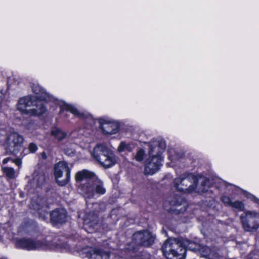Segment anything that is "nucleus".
Here are the masks:
<instances>
[{
    "label": "nucleus",
    "mask_w": 259,
    "mask_h": 259,
    "mask_svg": "<svg viewBox=\"0 0 259 259\" xmlns=\"http://www.w3.org/2000/svg\"><path fill=\"white\" fill-rule=\"evenodd\" d=\"M51 135L58 141L62 140L66 136V134L64 132L57 127L52 130Z\"/></svg>",
    "instance_id": "nucleus-24"
},
{
    "label": "nucleus",
    "mask_w": 259,
    "mask_h": 259,
    "mask_svg": "<svg viewBox=\"0 0 259 259\" xmlns=\"http://www.w3.org/2000/svg\"><path fill=\"white\" fill-rule=\"evenodd\" d=\"M92 155L105 168H109L116 162V157L113 152L104 144L97 145Z\"/></svg>",
    "instance_id": "nucleus-6"
},
{
    "label": "nucleus",
    "mask_w": 259,
    "mask_h": 259,
    "mask_svg": "<svg viewBox=\"0 0 259 259\" xmlns=\"http://www.w3.org/2000/svg\"><path fill=\"white\" fill-rule=\"evenodd\" d=\"M144 155V151L143 149H139L134 156V158L138 161H141L143 160Z\"/></svg>",
    "instance_id": "nucleus-28"
},
{
    "label": "nucleus",
    "mask_w": 259,
    "mask_h": 259,
    "mask_svg": "<svg viewBox=\"0 0 259 259\" xmlns=\"http://www.w3.org/2000/svg\"><path fill=\"white\" fill-rule=\"evenodd\" d=\"M83 229L87 232L93 233L101 229L97 214L94 212H87L83 217Z\"/></svg>",
    "instance_id": "nucleus-12"
},
{
    "label": "nucleus",
    "mask_w": 259,
    "mask_h": 259,
    "mask_svg": "<svg viewBox=\"0 0 259 259\" xmlns=\"http://www.w3.org/2000/svg\"><path fill=\"white\" fill-rule=\"evenodd\" d=\"M50 215L51 221L55 224L62 223L66 221V212L63 208L54 210Z\"/></svg>",
    "instance_id": "nucleus-19"
},
{
    "label": "nucleus",
    "mask_w": 259,
    "mask_h": 259,
    "mask_svg": "<svg viewBox=\"0 0 259 259\" xmlns=\"http://www.w3.org/2000/svg\"><path fill=\"white\" fill-rule=\"evenodd\" d=\"M60 107L61 111H67L70 112L76 117L87 118L88 121H87L90 122L91 124H94L95 123V121L91 115H88L80 112L75 107L72 105H70L62 102L60 103Z\"/></svg>",
    "instance_id": "nucleus-14"
},
{
    "label": "nucleus",
    "mask_w": 259,
    "mask_h": 259,
    "mask_svg": "<svg viewBox=\"0 0 259 259\" xmlns=\"http://www.w3.org/2000/svg\"><path fill=\"white\" fill-rule=\"evenodd\" d=\"M169 204L170 205L172 206H180L181 205H182L184 207L183 209H177L179 211H184L186 210V206L187 203L185 202L184 200H183L181 197L177 196L174 198V200H171L169 201Z\"/></svg>",
    "instance_id": "nucleus-21"
},
{
    "label": "nucleus",
    "mask_w": 259,
    "mask_h": 259,
    "mask_svg": "<svg viewBox=\"0 0 259 259\" xmlns=\"http://www.w3.org/2000/svg\"><path fill=\"white\" fill-rule=\"evenodd\" d=\"M194 243L187 239L169 238L162 246V252L167 259H184L187 250L193 251Z\"/></svg>",
    "instance_id": "nucleus-3"
},
{
    "label": "nucleus",
    "mask_w": 259,
    "mask_h": 259,
    "mask_svg": "<svg viewBox=\"0 0 259 259\" xmlns=\"http://www.w3.org/2000/svg\"><path fill=\"white\" fill-rule=\"evenodd\" d=\"M3 170L6 175L10 179H14L16 177V174L14 169L12 167H4Z\"/></svg>",
    "instance_id": "nucleus-26"
},
{
    "label": "nucleus",
    "mask_w": 259,
    "mask_h": 259,
    "mask_svg": "<svg viewBox=\"0 0 259 259\" xmlns=\"http://www.w3.org/2000/svg\"><path fill=\"white\" fill-rule=\"evenodd\" d=\"M10 160H11V158H6L4 159L3 163L6 164Z\"/></svg>",
    "instance_id": "nucleus-34"
},
{
    "label": "nucleus",
    "mask_w": 259,
    "mask_h": 259,
    "mask_svg": "<svg viewBox=\"0 0 259 259\" xmlns=\"http://www.w3.org/2000/svg\"><path fill=\"white\" fill-rule=\"evenodd\" d=\"M82 192L87 197H93L95 193L102 195L105 193L106 189L103 186V182L96 176L94 180L89 181L88 184L82 188Z\"/></svg>",
    "instance_id": "nucleus-10"
},
{
    "label": "nucleus",
    "mask_w": 259,
    "mask_h": 259,
    "mask_svg": "<svg viewBox=\"0 0 259 259\" xmlns=\"http://www.w3.org/2000/svg\"><path fill=\"white\" fill-rule=\"evenodd\" d=\"M165 148L164 141L153 140L150 142L149 157L145 164L144 172L146 175H153L160 169L163 161L161 154Z\"/></svg>",
    "instance_id": "nucleus-4"
},
{
    "label": "nucleus",
    "mask_w": 259,
    "mask_h": 259,
    "mask_svg": "<svg viewBox=\"0 0 259 259\" xmlns=\"http://www.w3.org/2000/svg\"><path fill=\"white\" fill-rule=\"evenodd\" d=\"M134 148V146L131 144L122 142L118 147V151L122 152L125 151H131Z\"/></svg>",
    "instance_id": "nucleus-25"
},
{
    "label": "nucleus",
    "mask_w": 259,
    "mask_h": 259,
    "mask_svg": "<svg viewBox=\"0 0 259 259\" xmlns=\"http://www.w3.org/2000/svg\"><path fill=\"white\" fill-rule=\"evenodd\" d=\"M15 247L28 251H55L65 252L73 251V249L66 243L49 241L46 239H35L30 238L17 239Z\"/></svg>",
    "instance_id": "nucleus-2"
},
{
    "label": "nucleus",
    "mask_w": 259,
    "mask_h": 259,
    "mask_svg": "<svg viewBox=\"0 0 259 259\" xmlns=\"http://www.w3.org/2000/svg\"><path fill=\"white\" fill-rule=\"evenodd\" d=\"M154 236L148 231H139L133 234L132 241L131 242L134 246L136 247L137 251L138 246H150L154 242Z\"/></svg>",
    "instance_id": "nucleus-11"
},
{
    "label": "nucleus",
    "mask_w": 259,
    "mask_h": 259,
    "mask_svg": "<svg viewBox=\"0 0 259 259\" xmlns=\"http://www.w3.org/2000/svg\"><path fill=\"white\" fill-rule=\"evenodd\" d=\"M46 111L47 108L42 101L35 99L28 115L34 116H40L45 113Z\"/></svg>",
    "instance_id": "nucleus-16"
},
{
    "label": "nucleus",
    "mask_w": 259,
    "mask_h": 259,
    "mask_svg": "<svg viewBox=\"0 0 259 259\" xmlns=\"http://www.w3.org/2000/svg\"><path fill=\"white\" fill-rule=\"evenodd\" d=\"M243 229L248 232L255 231L259 228V213L246 210L240 215Z\"/></svg>",
    "instance_id": "nucleus-7"
},
{
    "label": "nucleus",
    "mask_w": 259,
    "mask_h": 259,
    "mask_svg": "<svg viewBox=\"0 0 259 259\" xmlns=\"http://www.w3.org/2000/svg\"><path fill=\"white\" fill-rule=\"evenodd\" d=\"M207 183L208 180L207 178L202 175H199L197 177H195V189L197 188V185L200 184L202 188H198V191L202 193L206 192L207 191Z\"/></svg>",
    "instance_id": "nucleus-20"
},
{
    "label": "nucleus",
    "mask_w": 259,
    "mask_h": 259,
    "mask_svg": "<svg viewBox=\"0 0 259 259\" xmlns=\"http://www.w3.org/2000/svg\"><path fill=\"white\" fill-rule=\"evenodd\" d=\"M202 255L208 259H219V254L211 250L209 247H206L202 250Z\"/></svg>",
    "instance_id": "nucleus-22"
},
{
    "label": "nucleus",
    "mask_w": 259,
    "mask_h": 259,
    "mask_svg": "<svg viewBox=\"0 0 259 259\" xmlns=\"http://www.w3.org/2000/svg\"><path fill=\"white\" fill-rule=\"evenodd\" d=\"M70 170L65 161H60L54 166V175L58 184L61 186L66 185L70 179Z\"/></svg>",
    "instance_id": "nucleus-8"
},
{
    "label": "nucleus",
    "mask_w": 259,
    "mask_h": 259,
    "mask_svg": "<svg viewBox=\"0 0 259 259\" xmlns=\"http://www.w3.org/2000/svg\"><path fill=\"white\" fill-rule=\"evenodd\" d=\"M94 208H96L97 207L98 204H95L94 205Z\"/></svg>",
    "instance_id": "nucleus-37"
},
{
    "label": "nucleus",
    "mask_w": 259,
    "mask_h": 259,
    "mask_svg": "<svg viewBox=\"0 0 259 259\" xmlns=\"http://www.w3.org/2000/svg\"><path fill=\"white\" fill-rule=\"evenodd\" d=\"M65 152L66 154H67L69 156H72L74 154L75 150L73 149H66L65 150Z\"/></svg>",
    "instance_id": "nucleus-31"
},
{
    "label": "nucleus",
    "mask_w": 259,
    "mask_h": 259,
    "mask_svg": "<svg viewBox=\"0 0 259 259\" xmlns=\"http://www.w3.org/2000/svg\"><path fill=\"white\" fill-rule=\"evenodd\" d=\"M28 149L30 152L33 153L37 150V147L35 144L30 143L29 145Z\"/></svg>",
    "instance_id": "nucleus-30"
},
{
    "label": "nucleus",
    "mask_w": 259,
    "mask_h": 259,
    "mask_svg": "<svg viewBox=\"0 0 259 259\" xmlns=\"http://www.w3.org/2000/svg\"><path fill=\"white\" fill-rule=\"evenodd\" d=\"M230 207L235 208L239 211H243L245 208L244 203L240 201H232Z\"/></svg>",
    "instance_id": "nucleus-27"
},
{
    "label": "nucleus",
    "mask_w": 259,
    "mask_h": 259,
    "mask_svg": "<svg viewBox=\"0 0 259 259\" xmlns=\"http://www.w3.org/2000/svg\"><path fill=\"white\" fill-rule=\"evenodd\" d=\"M222 201L227 206H230L232 201L231 198L227 196H223L221 197Z\"/></svg>",
    "instance_id": "nucleus-29"
},
{
    "label": "nucleus",
    "mask_w": 259,
    "mask_h": 259,
    "mask_svg": "<svg viewBox=\"0 0 259 259\" xmlns=\"http://www.w3.org/2000/svg\"><path fill=\"white\" fill-rule=\"evenodd\" d=\"M24 139L22 136L12 131L0 130V142L7 151L16 155L22 149Z\"/></svg>",
    "instance_id": "nucleus-5"
},
{
    "label": "nucleus",
    "mask_w": 259,
    "mask_h": 259,
    "mask_svg": "<svg viewBox=\"0 0 259 259\" xmlns=\"http://www.w3.org/2000/svg\"><path fill=\"white\" fill-rule=\"evenodd\" d=\"M41 155H42V157L44 159H46L47 158L46 154L45 153H44V152L42 153Z\"/></svg>",
    "instance_id": "nucleus-36"
},
{
    "label": "nucleus",
    "mask_w": 259,
    "mask_h": 259,
    "mask_svg": "<svg viewBox=\"0 0 259 259\" xmlns=\"http://www.w3.org/2000/svg\"><path fill=\"white\" fill-rule=\"evenodd\" d=\"M45 181L46 177L44 174H37L35 172L31 183L33 185H36L37 187H40L44 184Z\"/></svg>",
    "instance_id": "nucleus-23"
},
{
    "label": "nucleus",
    "mask_w": 259,
    "mask_h": 259,
    "mask_svg": "<svg viewBox=\"0 0 259 259\" xmlns=\"http://www.w3.org/2000/svg\"><path fill=\"white\" fill-rule=\"evenodd\" d=\"M12 161L15 164H16L18 166H20L22 163V161L20 159L16 158L12 160Z\"/></svg>",
    "instance_id": "nucleus-32"
},
{
    "label": "nucleus",
    "mask_w": 259,
    "mask_h": 259,
    "mask_svg": "<svg viewBox=\"0 0 259 259\" xmlns=\"http://www.w3.org/2000/svg\"><path fill=\"white\" fill-rule=\"evenodd\" d=\"M250 198L253 200L255 202L257 203H259V199H258L257 198H256L255 196H252Z\"/></svg>",
    "instance_id": "nucleus-33"
},
{
    "label": "nucleus",
    "mask_w": 259,
    "mask_h": 259,
    "mask_svg": "<svg viewBox=\"0 0 259 259\" xmlns=\"http://www.w3.org/2000/svg\"><path fill=\"white\" fill-rule=\"evenodd\" d=\"M83 252L88 259H144L131 242L127 244L124 249L114 252L103 246L87 247Z\"/></svg>",
    "instance_id": "nucleus-1"
},
{
    "label": "nucleus",
    "mask_w": 259,
    "mask_h": 259,
    "mask_svg": "<svg viewBox=\"0 0 259 259\" xmlns=\"http://www.w3.org/2000/svg\"><path fill=\"white\" fill-rule=\"evenodd\" d=\"M32 206L33 207V208L34 209H36L37 210H39L40 208H39V206L36 205V206H34L33 204H32Z\"/></svg>",
    "instance_id": "nucleus-35"
},
{
    "label": "nucleus",
    "mask_w": 259,
    "mask_h": 259,
    "mask_svg": "<svg viewBox=\"0 0 259 259\" xmlns=\"http://www.w3.org/2000/svg\"><path fill=\"white\" fill-rule=\"evenodd\" d=\"M95 174L90 171H89L88 170L83 169L81 171H78L76 173L75 175V179L76 181H81L85 180L87 181L85 183H84L82 187L84 185H86L88 184L89 181L91 180L93 181L94 180V178L96 177Z\"/></svg>",
    "instance_id": "nucleus-18"
},
{
    "label": "nucleus",
    "mask_w": 259,
    "mask_h": 259,
    "mask_svg": "<svg viewBox=\"0 0 259 259\" xmlns=\"http://www.w3.org/2000/svg\"><path fill=\"white\" fill-rule=\"evenodd\" d=\"M100 127L105 135H114L118 132L119 124L112 118L103 117L98 119Z\"/></svg>",
    "instance_id": "nucleus-13"
},
{
    "label": "nucleus",
    "mask_w": 259,
    "mask_h": 259,
    "mask_svg": "<svg viewBox=\"0 0 259 259\" xmlns=\"http://www.w3.org/2000/svg\"><path fill=\"white\" fill-rule=\"evenodd\" d=\"M32 91L36 95L37 98L42 100L49 101L52 97L42 88L37 83H33L31 86Z\"/></svg>",
    "instance_id": "nucleus-17"
},
{
    "label": "nucleus",
    "mask_w": 259,
    "mask_h": 259,
    "mask_svg": "<svg viewBox=\"0 0 259 259\" xmlns=\"http://www.w3.org/2000/svg\"><path fill=\"white\" fill-rule=\"evenodd\" d=\"M174 183L178 191L190 193L194 190V175L189 174L184 177L176 178L174 180Z\"/></svg>",
    "instance_id": "nucleus-9"
},
{
    "label": "nucleus",
    "mask_w": 259,
    "mask_h": 259,
    "mask_svg": "<svg viewBox=\"0 0 259 259\" xmlns=\"http://www.w3.org/2000/svg\"><path fill=\"white\" fill-rule=\"evenodd\" d=\"M34 100L35 98L31 96L20 98L17 104V110L21 113L28 115Z\"/></svg>",
    "instance_id": "nucleus-15"
}]
</instances>
